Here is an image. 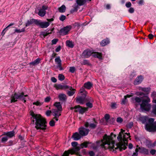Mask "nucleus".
<instances>
[{"mask_svg": "<svg viewBox=\"0 0 156 156\" xmlns=\"http://www.w3.org/2000/svg\"><path fill=\"white\" fill-rule=\"evenodd\" d=\"M86 106L89 108H91L93 107L92 102H87L86 103Z\"/></svg>", "mask_w": 156, "mask_h": 156, "instance_id": "nucleus-45", "label": "nucleus"}, {"mask_svg": "<svg viewBox=\"0 0 156 156\" xmlns=\"http://www.w3.org/2000/svg\"><path fill=\"white\" fill-rule=\"evenodd\" d=\"M92 85L93 84L91 82H88L84 83V87L87 89H90L92 87Z\"/></svg>", "mask_w": 156, "mask_h": 156, "instance_id": "nucleus-24", "label": "nucleus"}, {"mask_svg": "<svg viewBox=\"0 0 156 156\" xmlns=\"http://www.w3.org/2000/svg\"><path fill=\"white\" fill-rule=\"evenodd\" d=\"M81 63L83 65H88L89 64V62L87 60L83 59L81 61Z\"/></svg>", "mask_w": 156, "mask_h": 156, "instance_id": "nucleus-41", "label": "nucleus"}, {"mask_svg": "<svg viewBox=\"0 0 156 156\" xmlns=\"http://www.w3.org/2000/svg\"><path fill=\"white\" fill-rule=\"evenodd\" d=\"M57 67L60 70H63V69L62 67V64H58L57 66Z\"/></svg>", "mask_w": 156, "mask_h": 156, "instance_id": "nucleus-53", "label": "nucleus"}, {"mask_svg": "<svg viewBox=\"0 0 156 156\" xmlns=\"http://www.w3.org/2000/svg\"><path fill=\"white\" fill-rule=\"evenodd\" d=\"M4 135L8 136V138H11L14 136L15 132L13 130L9 132H5Z\"/></svg>", "mask_w": 156, "mask_h": 156, "instance_id": "nucleus-20", "label": "nucleus"}, {"mask_svg": "<svg viewBox=\"0 0 156 156\" xmlns=\"http://www.w3.org/2000/svg\"><path fill=\"white\" fill-rule=\"evenodd\" d=\"M37 20L31 19L28 20L26 23L25 27H26L30 25L33 24L34 23L37 25Z\"/></svg>", "mask_w": 156, "mask_h": 156, "instance_id": "nucleus-14", "label": "nucleus"}, {"mask_svg": "<svg viewBox=\"0 0 156 156\" xmlns=\"http://www.w3.org/2000/svg\"><path fill=\"white\" fill-rule=\"evenodd\" d=\"M84 125L85 127L86 128L89 126L90 128L93 129H94L97 126V122L95 121L94 123L89 124L88 122H87L85 123Z\"/></svg>", "mask_w": 156, "mask_h": 156, "instance_id": "nucleus-18", "label": "nucleus"}, {"mask_svg": "<svg viewBox=\"0 0 156 156\" xmlns=\"http://www.w3.org/2000/svg\"><path fill=\"white\" fill-rule=\"evenodd\" d=\"M127 97V96H124V98H123L122 101L121 102V104L122 105H125L127 101L126 99Z\"/></svg>", "mask_w": 156, "mask_h": 156, "instance_id": "nucleus-38", "label": "nucleus"}, {"mask_svg": "<svg viewBox=\"0 0 156 156\" xmlns=\"http://www.w3.org/2000/svg\"><path fill=\"white\" fill-rule=\"evenodd\" d=\"M8 139V136H6L3 137L1 139V142L2 143H5L6 142Z\"/></svg>", "mask_w": 156, "mask_h": 156, "instance_id": "nucleus-37", "label": "nucleus"}, {"mask_svg": "<svg viewBox=\"0 0 156 156\" xmlns=\"http://www.w3.org/2000/svg\"><path fill=\"white\" fill-rule=\"evenodd\" d=\"M92 55L94 57L98 58L100 59H102V54L100 53H99L98 52H95Z\"/></svg>", "mask_w": 156, "mask_h": 156, "instance_id": "nucleus-26", "label": "nucleus"}, {"mask_svg": "<svg viewBox=\"0 0 156 156\" xmlns=\"http://www.w3.org/2000/svg\"><path fill=\"white\" fill-rule=\"evenodd\" d=\"M154 119L153 118H150L148 120V123L145 125V129L149 132L156 131V122L154 123Z\"/></svg>", "mask_w": 156, "mask_h": 156, "instance_id": "nucleus-5", "label": "nucleus"}, {"mask_svg": "<svg viewBox=\"0 0 156 156\" xmlns=\"http://www.w3.org/2000/svg\"><path fill=\"white\" fill-rule=\"evenodd\" d=\"M91 0H76V2L79 6H82L86 4L87 3H88Z\"/></svg>", "mask_w": 156, "mask_h": 156, "instance_id": "nucleus-16", "label": "nucleus"}, {"mask_svg": "<svg viewBox=\"0 0 156 156\" xmlns=\"http://www.w3.org/2000/svg\"><path fill=\"white\" fill-rule=\"evenodd\" d=\"M56 121L55 119H54V118L51 120L49 122V125L51 126H54L55 125V124Z\"/></svg>", "mask_w": 156, "mask_h": 156, "instance_id": "nucleus-42", "label": "nucleus"}, {"mask_svg": "<svg viewBox=\"0 0 156 156\" xmlns=\"http://www.w3.org/2000/svg\"><path fill=\"white\" fill-rule=\"evenodd\" d=\"M51 79V81L54 83H55L57 81V79L54 77H52Z\"/></svg>", "mask_w": 156, "mask_h": 156, "instance_id": "nucleus-63", "label": "nucleus"}, {"mask_svg": "<svg viewBox=\"0 0 156 156\" xmlns=\"http://www.w3.org/2000/svg\"><path fill=\"white\" fill-rule=\"evenodd\" d=\"M27 96V95H24L23 92L15 93L11 96V102H14L17 101L18 100H20L23 101L24 102H25L26 101V97Z\"/></svg>", "mask_w": 156, "mask_h": 156, "instance_id": "nucleus-4", "label": "nucleus"}, {"mask_svg": "<svg viewBox=\"0 0 156 156\" xmlns=\"http://www.w3.org/2000/svg\"><path fill=\"white\" fill-rule=\"evenodd\" d=\"M66 7L65 5H62L58 8L59 12L62 13L65 12L66 11Z\"/></svg>", "mask_w": 156, "mask_h": 156, "instance_id": "nucleus-31", "label": "nucleus"}, {"mask_svg": "<svg viewBox=\"0 0 156 156\" xmlns=\"http://www.w3.org/2000/svg\"><path fill=\"white\" fill-rule=\"evenodd\" d=\"M144 1L143 0H140L138 2V4L140 5H142L143 4Z\"/></svg>", "mask_w": 156, "mask_h": 156, "instance_id": "nucleus-64", "label": "nucleus"}, {"mask_svg": "<svg viewBox=\"0 0 156 156\" xmlns=\"http://www.w3.org/2000/svg\"><path fill=\"white\" fill-rule=\"evenodd\" d=\"M61 49V47L59 45L55 49V51L56 52H58Z\"/></svg>", "mask_w": 156, "mask_h": 156, "instance_id": "nucleus-60", "label": "nucleus"}, {"mask_svg": "<svg viewBox=\"0 0 156 156\" xmlns=\"http://www.w3.org/2000/svg\"><path fill=\"white\" fill-rule=\"evenodd\" d=\"M46 14V11L43 9H40L38 12V15L41 17L44 16Z\"/></svg>", "mask_w": 156, "mask_h": 156, "instance_id": "nucleus-30", "label": "nucleus"}, {"mask_svg": "<svg viewBox=\"0 0 156 156\" xmlns=\"http://www.w3.org/2000/svg\"><path fill=\"white\" fill-rule=\"evenodd\" d=\"M128 12L131 13H133L134 12V9L133 8H130Z\"/></svg>", "mask_w": 156, "mask_h": 156, "instance_id": "nucleus-55", "label": "nucleus"}, {"mask_svg": "<svg viewBox=\"0 0 156 156\" xmlns=\"http://www.w3.org/2000/svg\"><path fill=\"white\" fill-rule=\"evenodd\" d=\"M55 62L57 64V65L61 63V60L59 56L56 57L55 59Z\"/></svg>", "mask_w": 156, "mask_h": 156, "instance_id": "nucleus-36", "label": "nucleus"}, {"mask_svg": "<svg viewBox=\"0 0 156 156\" xmlns=\"http://www.w3.org/2000/svg\"><path fill=\"white\" fill-rule=\"evenodd\" d=\"M143 80V78L142 76H138L135 80L134 84L135 85H138Z\"/></svg>", "mask_w": 156, "mask_h": 156, "instance_id": "nucleus-19", "label": "nucleus"}, {"mask_svg": "<svg viewBox=\"0 0 156 156\" xmlns=\"http://www.w3.org/2000/svg\"><path fill=\"white\" fill-rule=\"evenodd\" d=\"M25 31V28L22 29L21 30L20 29H16L15 32L17 33H20Z\"/></svg>", "mask_w": 156, "mask_h": 156, "instance_id": "nucleus-43", "label": "nucleus"}, {"mask_svg": "<svg viewBox=\"0 0 156 156\" xmlns=\"http://www.w3.org/2000/svg\"><path fill=\"white\" fill-rule=\"evenodd\" d=\"M82 136L78 132H76L73 134L72 138L74 140H77L80 139Z\"/></svg>", "mask_w": 156, "mask_h": 156, "instance_id": "nucleus-17", "label": "nucleus"}, {"mask_svg": "<svg viewBox=\"0 0 156 156\" xmlns=\"http://www.w3.org/2000/svg\"><path fill=\"white\" fill-rule=\"evenodd\" d=\"M139 119L143 123H144L147 121V118L145 116H141L139 117Z\"/></svg>", "mask_w": 156, "mask_h": 156, "instance_id": "nucleus-33", "label": "nucleus"}, {"mask_svg": "<svg viewBox=\"0 0 156 156\" xmlns=\"http://www.w3.org/2000/svg\"><path fill=\"white\" fill-rule=\"evenodd\" d=\"M110 42L108 39L106 38L102 41L100 43V45L102 46H104L109 44Z\"/></svg>", "mask_w": 156, "mask_h": 156, "instance_id": "nucleus-23", "label": "nucleus"}, {"mask_svg": "<svg viewBox=\"0 0 156 156\" xmlns=\"http://www.w3.org/2000/svg\"><path fill=\"white\" fill-rule=\"evenodd\" d=\"M70 91H68L67 92V94L69 96H73L76 90L74 89H73L69 90Z\"/></svg>", "mask_w": 156, "mask_h": 156, "instance_id": "nucleus-28", "label": "nucleus"}, {"mask_svg": "<svg viewBox=\"0 0 156 156\" xmlns=\"http://www.w3.org/2000/svg\"><path fill=\"white\" fill-rule=\"evenodd\" d=\"M61 111L58 110V109H53L52 110V112L53 113V115L55 117L54 119H55L56 121L58 120V118L59 116L61 115Z\"/></svg>", "mask_w": 156, "mask_h": 156, "instance_id": "nucleus-11", "label": "nucleus"}, {"mask_svg": "<svg viewBox=\"0 0 156 156\" xmlns=\"http://www.w3.org/2000/svg\"><path fill=\"white\" fill-rule=\"evenodd\" d=\"M105 118L106 121H108L110 118V115L108 114H106L105 115Z\"/></svg>", "mask_w": 156, "mask_h": 156, "instance_id": "nucleus-51", "label": "nucleus"}, {"mask_svg": "<svg viewBox=\"0 0 156 156\" xmlns=\"http://www.w3.org/2000/svg\"><path fill=\"white\" fill-rule=\"evenodd\" d=\"M49 34V33H48L47 32L44 31L42 32L41 34V37L44 38L45 37L47 36Z\"/></svg>", "mask_w": 156, "mask_h": 156, "instance_id": "nucleus-35", "label": "nucleus"}, {"mask_svg": "<svg viewBox=\"0 0 156 156\" xmlns=\"http://www.w3.org/2000/svg\"><path fill=\"white\" fill-rule=\"evenodd\" d=\"M144 97L146 98L142 100L140 97H137L132 98V100L135 105H140V109L143 111H149L151 108V105L149 103L150 102V99L146 95Z\"/></svg>", "mask_w": 156, "mask_h": 156, "instance_id": "nucleus-2", "label": "nucleus"}, {"mask_svg": "<svg viewBox=\"0 0 156 156\" xmlns=\"http://www.w3.org/2000/svg\"><path fill=\"white\" fill-rule=\"evenodd\" d=\"M32 120L33 124L35 125L37 129L44 130L46 129L47 123L45 119L39 114H31Z\"/></svg>", "mask_w": 156, "mask_h": 156, "instance_id": "nucleus-3", "label": "nucleus"}, {"mask_svg": "<svg viewBox=\"0 0 156 156\" xmlns=\"http://www.w3.org/2000/svg\"><path fill=\"white\" fill-rule=\"evenodd\" d=\"M111 108L113 109H115L117 108V105L116 103L112 102L111 103Z\"/></svg>", "mask_w": 156, "mask_h": 156, "instance_id": "nucleus-39", "label": "nucleus"}, {"mask_svg": "<svg viewBox=\"0 0 156 156\" xmlns=\"http://www.w3.org/2000/svg\"><path fill=\"white\" fill-rule=\"evenodd\" d=\"M140 90L146 93L147 94L145 95H146L147 96V94L149 93L151 88L150 87H140Z\"/></svg>", "mask_w": 156, "mask_h": 156, "instance_id": "nucleus-22", "label": "nucleus"}, {"mask_svg": "<svg viewBox=\"0 0 156 156\" xmlns=\"http://www.w3.org/2000/svg\"><path fill=\"white\" fill-rule=\"evenodd\" d=\"M89 154L90 156H94V153L93 151H91L89 152Z\"/></svg>", "mask_w": 156, "mask_h": 156, "instance_id": "nucleus-62", "label": "nucleus"}, {"mask_svg": "<svg viewBox=\"0 0 156 156\" xmlns=\"http://www.w3.org/2000/svg\"><path fill=\"white\" fill-rule=\"evenodd\" d=\"M77 144V143L76 142H73L71 143L73 147H76Z\"/></svg>", "mask_w": 156, "mask_h": 156, "instance_id": "nucleus-54", "label": "nucleus"}, {"mask_svg": "<svg viewBox=\"0 0 156 156\" xmlns=\"http://www.w3.org/2000/svg\"><path fill=\"white\" fill-rule=\"evenodd\" d=\"M51 113V111L49 110H48L46 112V114L47 116H50V114Z\"/></svg>", "mask_w": 156, "mask_h": 156, "instance_id": "nucleus-61", "label": "nucleus"}, {"mask_svg": "<svg viewBox=\"0 0 156 156\" xmlns=\"http://www.w3.org/2000/svg\"><path fill=\"white\" fill-rule=\"evenodd\" d=\"M92 54L93 52L90 51L85 50L83 53L82 56L84 58H88Z\"/></svg>", "mask_w": 156, "mask_h": 156, "instance_id": "nucleus-15", "label": "nucleus"}, {"mask_svg": "<svg viewBox=\"0 0 156 156\" xmlns=\"http://www.w3.org/2000/svg\"><path fill=\"white\" fill-rule=\"evenodd\" d=\"M58 78L59 80L62 81L65 79V76L62 74H60L58 75Z\"/></svg>", "mask_w": 156, "mask_h": 156, "instance_id": "nucleus-40", "label": "nucleus"}, {"mask_svg": "<svg viewBox=\"0 0 156 156\" xmlns=\"http://www.w3.org/2000/svg\"><path fill=\"white\" fill-rule=\"evenodd\" d=\"M51 98L49 97H46L44 99V101L46 102H48L49 101Z\"/></svg>", "mask_w": 156, "mask_h": 156, "instance_id": "nucleus-59", "label": "nucleus"}, {"mask_svg": "<svg viewBox=\"0 0 156 156\" xmlns=\"http://www.w3.org/2000/svg\"><path fill=\"white\" fill-rule=\"evenodd\" d=\"M131 5V4L130 2H127L126 4V6L127 8H129Z\"/></svg>", "mask_w": 156, "mask_h": 156, "instance_id": "nucleus-57", "label": "nucleus"}, {"mask_svg": "<svg viewBox=\"0 0 156 156\" xmlns=\"http://www.w3.org/2000/svg\"><path fill=\"white\" fill-rule=\"evenodd\" d=\"M156 95V92H153L151 94V97L153 98H155Z\"/></svg>", "mask_w": 156, "mask_h": 156, "instance_id": "nucleus-58", "label": "nucleus"}, {"mask_svg": "<svg viewBox=\"0 0 156 156\" xmlns=\"http://www.w3.org/2000/svg\"><path fill=\"white\" fill-rule=\"evenodd\" d=\"M116 121L118 123H121L122 122L123 119L121 117H118Z\"/></svg>", "mask_w": 156, "mask_h": 156, "instance_id": "nucleus-49", "label": "nucleus"}, {"mask_svg": "<svg viewBox=\"0 0 156 156\" xmlns=\"http://www.w3.org/2000/svg\"><path fill=\"white\" fill-rule=\"evenodd\" d=\"M71 29L70 26H66L61 29L59 33L61 35H65L68 34Z\"/></svg>", "mask_w": 156, "mask_h": 156, "instance_id": "nucleus-10", "label": "nucleus"}, {"mask_svg": "<svg viewBox=\"0 0 156 156\" xmlns=\"http://www.w3.org/2000/svg\"><path fill=\"white\" fill-rule=\"evenodd\" d=\"M78 130L79 133L82 136L87 135L89 131V130L88 129L84 127H80L79 128Z\"/></svg>", "mask_w": 156, "mask_h": 156, "instance_id": "nucleus-8", "label": "nucleus"}, {"mask_svg": "<svg viewBox=\"0 0 156 156\" xmlns=\"http://www.w3.org/2000/svg\"><path fill=\"white\" fill-rule=\"evenodd\" d=\"M156 151L154 149H152L150 151V153L152 155H154L155 154Z\"/></svg>", "mask_w": 156, "mask_h": 156, "instance_id": "nucleus-56", "label": "nucleus"}, {"mask_svg": "<svg viewBox=\"0 0 156 156\" xmlns=\"http://www.w3.org/2000/svg\"><path fill=\"white\" fill-rule=\"evenodd\" d=\"M37 25L41 28H46L50 23L48 22H42L40 20H37Z\"/></svg>", "mask_w": 156, "mask_h": 156, "instance_id": "nucleus-7", "label": "nucleus"}, {"mask_svg": "<svg viewBox=\"0 0 156 156\" xmlns=\"http://www.w3.org/2000/svg\"><path fill=\"white\" fill-rule=\"evenodd\" d=\"M58 98L60 101H65L67 99L66 95L63 94H60L58 96Z\"/></svg>", "mask_w": 156, "mask_h": 156, "instance_id": "nucleus-21", "label": "nucleus"}, {"mask_svg": "<svg viewBox=\"0 0 156 156\" xmlns=\"http://www.w3.org/2000/svg\"><path fill=\"white\" fill-rule=\"evenodd\" d=\"M139 150H140V151L141 153L146 155H148L149 154V151L148 149L144 147H139L138 148L136 149L135 152L133 153L132 156H137Z\"/></svg>", "mask_w": 156, "mask_h": 156, "instance_id": "nucleus-6", "label": "nucleus"}, {"mask_svg": "<svg viewBox=\"0 0 156 156\" xmlns=\"http://www.w3.org/2000/svg\"><path fill=\"white\" fill-rule=\"evenodd\" d=\"M66 16L62 15H61V16H60L59 18V19L60 20L63 21L66 19Z\"/></svg>", "mask_w": 156, "mask_h": 156, "instance_id": "nucleus-44", "label": "nucleus"}, {"mask_svg": "<svg viewBox=\"0 0 156 156\" xmlns=\"http://www.w3.org/2000/svg\"><path fill=\"white\" fill-rule=\"evenodd\" d=\"M66 44L67 46L70 48H73L74 46L73 43L69 40L66 41Z\"/></svg>", "mask_w": 156, "mask_h": 156, "instance_id": "nucleus-27", "label": "nucleus"}, {"mask_svg": "<svg viewBox=\"0 0 156 156\" xmlns=\"http://www.w3.org/2000/svg\"><path fill=\"white\" fill-rule=\"evenodd\" d=\"M75 108L76 112H79L80 113L83 114L87 110V108H82V107L79 105L76 106L75 107Z\"/></svg>", "mask_w": 156, "mask_h": 156, "instance_id": "nucleus-13", "label": "nucleus"}, {"mask_svg": "<svg viewBox=\"0 0 156 156\" xmlns=\"http://www.w3.org/2000/svg\"><path fill=\"white\" fill-rule=\"evenodd\" d=\"M93 102V100L91 97L86 96L85 97V102Z\"/></svg>", "mask_w": 156, "mask_h": 156, "instance_id": "nucleus-34", "label": "nucleus"}, {"mask_svg": "<svg viewBox=\"0 0 156 156\" xmlns=\"http://www.w3.org/2000/svg\"><path fill=\"white\" fill-rule=\"evenodd\" d=\"M80 93L81 94V95H84L85 94L86 95L87 94V91L85 90V89L83 87H82L80 90Z\"/></svg>", "mask_w": 156, "mask_h": 156, "instance_id": "nucleus-32", "label": "nucleus"}, {"mask_svg": "<svg viewBox=\"0 0 156 156\" xmlns=\"http://www.w3.org/2000/svg\"><path fill=\"white\" fill-rule=\"evenodd\" d=\"M111 136H108L105 134L103 136V139L101 141H97L95 144H91L87 142H84L82 143L76 148H73L68 151H66L63 153L62 156H68L69 154H73L75 151H79L80 149L86 148L88 145L91 144V147L94 150H97L99 147L106 149H109L111 151L115 153L116 150L119 149L121 151L125 150L127 145V133L125 132V130L122 129H121V132L119 133L117 136V139L119 142L115 145V141L113 140L112 136L113 135L112 133L111 134ZM114 137L115 135H114Z\"/></svg>", "mask_w": 156, "mask_h": 156, "instance_id": "nucleus-1", "label": "nucleus"}, {"mask_svg": "<svg viewBox=\"0 0 156 156\" xmlns=\"http://www.w3.org/2000/svg\"><path fill=\"white\" fill-rule=\"evenodd\" d=\"M75 70V68L74 67H71L70 68L69 71L72 73H73Z\"/></svg>", "mask_w": 156, "mask_h": 156, "instance_id": "nucleus-50", "label": "nucleus"}, {"mask_svg": "<svg viewBox=\"0 0 156 156\" xmlns=\"http://www.w3.org/2000/svg\"><path fill=\"white\" fill-rule=\"evenodd\" d=\"M41 59L40 58H38L35 60L34 61L30 62V65L33 66H35L38 64L40 62Z\"/></svg>", "mask_w": 156, "mask_h": 156, "instance_id": "nucleus-25", "label": "nucleus"}, {"mask_svg": "<svg viewBox=\"0 0 156 156\" xmlns=\"http://www.w3.org/2000/svg\"><path fill=\"white\" fill-rule=\"evenodd\" d=\"M43 104L42 102H40L39 101H37L36 102H34L33 105H36L37 106H40L41 105Z\"/></svg>", "mask_w": 156, "mask_h": 156, "instance_id": "nucleus-48", "label": "nucleus"}, {"mask_svg": "<svg viewBox=\"0 0 156 156\" xmlns=\"http://www.w3.org/2000/svg\"><path fill=\"white\" fill-rule=\"evenodd\" d=\"M58 40L57 39H54L51 41L52 43L53 44H56L58 41Z\"/></svg>", "mask_w": 156, "mask_h": 156, "instance_id": "nucleus-52", "label": "nucleus"}, {"mask_svg": "<svg viewBox=\"0 0 156 156\" xmlns=\"http://www.w3.org/2000/svg\"><path fill=\"white\" fill-rule=\"evenodd\" d=\"M133 125V123L132 122H130L126 125V127L130 129L132 128Z\"/></svg>", "mask_w": 156, "mask_h": 156, "instance_id": "nucleus-46", "label": "nucleus"}, {"mask_svg": "<svg viewBox=\"0 0 156 156\" xmlns=\"http://www.w3.org/2000/svg\"><path fill=\"white\" fill-rule=\"evenodd\" d=\"M152 112L156 115V105H154L153 107Z\"/></svg>", "mask_w": 156, "mask_h": 156, "instance_id": "nucleus-47", "label": "nucleus"}, {"mask_svg": "<svg viewBox=\"0 0 156 156\" xmlns=\"http://www.w3.org/2000/svg\"><path fill=\"white\" fill-rule=\"evenodd\" d=\"M54 105L56 108L57 109H58V110L62 111V107L60 102H55L54 104Z\"/></svg>", "mask_w": 156, "mask_h": 156, "instance_id": "nucleus-29", "label": "nucleus"}, {"mask_svg": "<svg viewBox=\"0 0 156 156\" xmlns=\"http://www.w3.org/2000/svg\"><path fill=\"white\" fill-rule=\"evenodd\" d=\"M57 90H70L72 89V87L66 85H61L60 84L56 85L55 86Z\"/></svg>", "mask_w": 156, "mask_h": 156, "instance_id": "nucleus-9", "label": "nucleus"}, {"mask_svg": "<svg viewBox=\"0 0 156 156\" xmlns=\"http://www.w3.org/2000/svg\"><path fill=\"white\" fill-rule=\"evenodd\" d=\"M86 95L85 94L81 95V96H78L76 98V102L78 104L81 105L85 103V97Z\"/></svg>", "mask_w": 156, "mask_h": 156, "instance_id": "nucleus-12", "label": "nucleus"}]
</instances>
